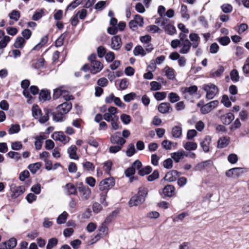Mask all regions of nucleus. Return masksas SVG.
Wrapping results in <instances>:
<instances>
[{"mask_svg":"<svg viewBox=\"0 0 249 249\" xmlns=\"http://www.w3.org/2000/svg\"><path fill=\"white\" fill-rule=\"evenodd\" d=\"M148 194V189L144 187H141L139 189L137 195L133 196L129 201L130 207L136 206L142 204L145 200Z\"/></svg>","mask_w":249,"mask_h":249,"instance_id":"1","label":"nucleus"},{"mask_svg":"<svg viewBox=\"0 0 249 249\" xmlns=\"http://www.w3.org/2000/svg\"><path fill=\"white\" fill-rule=\"evenodd\" d=\"M90 62V72L93 74L100 72L103 68V65L99 61L96 60V55L92 53L88 57Z\"/></svg>","mask_w":249,"mask_h":249,"instance_id":"2","label":"nucleus"},{"mask_svg":"<svg viewBox=\"0 0 249 249\" xmlns=\"http://www.w3.org/2000/svg\"><path fill=\"white\" fill-rule=\"evenodd\" d=\"M203 89L206 92V98L208 100L213 98L218 92L217 86L214 84L204 85Z\"/></svg>","mask_w":249,"mask_h":249,"instance_id":"3","label":"nucleus"},{"mask_svg":"<svg viewBox=\"0 0 249 249\" xmlns=\"http://www.w3.org/2000/svg\"><path fill=\"white\" fill-rule=\"evenodd\" d=\"M115 182V180L113 177L103 179L99 184V190L107 193L108 190L114 186Z\"/></svg>","mask_w":249,"mask_h":249,"instance_id":"4","label":"nucleus"},{"mask_svg":"<svg viewBox=\"0 0 249 249\" xmlns=\"http://www.w3.org/2000/svg\"><path fill=\"white\" fill-rule=\"evenodd\" d=\"M77 189L83 200H87L90 198L91 192L89 187L84 186L82 182H80L77 185Z\"/></svg>","mask_w":249,"mask_h":249,"instance_id":"5","label":"nucleus"},{"mask_svg":"<svg viewBox=\"0 0 249 249\" xmlns=\"http://www.w3.org/2000/svg\"><path fill=\"white\" fill-rule=\"evenodd\" d=\"M219 104L218 100L212 101L201 107L200 111L202 114H206L216 107Z\"/></svg>","mask_w":249,"mask_h":249,"instance_id":"6","label":"nucleus"},{"mask_svg":"<svg viewBox=\"0 0 249 249\" xmlns=\"http://www.w3.org/2000/svg\"><path fill=\"white\" fill-rule=\"evenodd\" d=\"M52 138L54 140L59 141L64 144L68 142L70 140V137L65 136L62 131L54 132L52 135Z\"/></svg>","mask_w":249,"mask_h":249,"instance_id":"7","label":"nucleus"},{"mask_svg":"<svg viewBox=\"0 0 249 249\" xmlns=\"http://www.w3.org/2000/svg\"><path fill=\"white\" fill-rule=\"evenodd\" d=\"M110 140L111 143L120 144L121 145H123L126 142V141L120 136V133L118 132L112 135Z\"/></svg>","mask_w":249,"mask_h":249,"instance_id":"8","label":"nucleus"},{"mask_svg":"<svg viewBox=\"0 0 249 249\" xmlns=\"http://www.w3.org/2000/svg\"><path fill=\"white\" fill-rule=\"evenodd\" d=\"M158 111L162 114L169 113L172 111L173 108L168 102L160 103L158 107Z\"/></svg>","mask_w":249,"mask_h":249,"instance_id":"9","label":"nucleus"},{"mask_svg":"<svg viewBox=\"0 0 249 249\" xmlns=\"http://www.w3.org/2000/svg\"><path fill=\"white\" fill-rule=\"evenodd\" d=\"M181 173L177 170H171L166 174L164 179L169 182H173L176 180L178 177H179Z\"/></svg>","mask_w":249,"mask_h":249,"instance_id":"10","label":"nucleus"},{"mask_svg":"<svg viewBox=\"0 0 249 249\" xmlns=\"http://www.w3.org/2000/svg\"><path fill=\"white\" fill-rule=\"evenodd\" d=\"M72 108V104L70 102H66L59 105L56 107L57 111H60L64 115L68 113Z\"/></svg>","mask_w":249,"mask_h":249,"instance_id":"11","label":"nucleus"},{"mask_svg":"<svg viewBox=\"0 0 249 249\" xmlns=\"http://www.w3.org/2000/svg\"><path fill=\"white\" fill-rule=\"evenodd\" d=\"M122 46L121 38L119 36H115L111 38V48L114 50H119Z\"/></svg>","mask_w":249,"mask_h":249,"instance_id":"12","label":"nucleus"},{"mask_svg":"<svg viewBox=\"0 0 249 249\" xmlns=\"http://www.w3.org/2000/svg\"><path fill=\"white\" fill-rule=\"evenodd\" d=\"M180 46L181 48L179 50V53L181 54H186L189 52L192 45L188 39H186L184 42L181 43Z\"/></svg>","mask_w":249,"mask_h":249,"instance_id":"13","label":"nucleus"},{"mask_svg":"<svg viewBox=\"0 0 249 249\" xmlns=\"http://www.w3.org/2000/svg\"><path fill=\"white\" fill-rule=\"evenodd\" d=\"M189 38L190 39V41L192 42V47L194 49L197 48L200 41V38L198 35L196 33H191L189 35Z\"/></svg>","mask_w":249,"mask_h":249,"instance_id":"14","label":"nucleus"},{"mask_svg":"<svg viewBox=\"0 0 249 249\" xmlns=\"http://www.w3.org/2000/svg\"><path fill=\"white\" fill-rule=\"evenodd\" d=\"M185 154V152L184 150H180L177 152L172 153L171 154V157L174 160L175 162L178 163L181 159L184 158Z\"/></svg>","mask_w":249,"mask_h":249,"instance_id":"15","label":"nucleus"},{"mask_svg":"<svg viewBox=\"0 0 249 249\" xmlns=\"http://www.w3.org/2000/svg\"><path fill=\"white\" fill-rule=\"evenodd\" d=\"M163 194L166 196L172 197L175 193V188L172 185H166L163 189Z\"/></svg>","mask_w":249,"mask_h":249,"instance_id":"16","label":"nucleus"},{"mask_svg":"<svg viewBox=\"0 0 249 249\" xmlns=\"http://www.w3.org/2000/svg\"><path fill=\"white\" fill-rule=\"evenodd\" d=\"M172 135L176 138H180L182 136L181 124L179 123V125L174 126L172 129Z\"/></svg>","mask_w":249,"mask_h":249,"instance_id":"17","label":"nucleus"},{"mask_svg":"<svg viewBox=\"0 0 249 249\" xmlns=\"http://www.w3.org/2000/svg\"><path fill=\"white\" fill-rule=\"evenodd\" d=\"M12 192V197L17 198L22 195L25 191V188L23 186H19L18 187L11 188Z\"/></svg>","mask_w":249,"mask_h":249,"instance_id":"18","label":"nucleus"},{"mask_svg":"<svg viewBox=\"0 0 249 249\" xmlns=\"http://www.w3.org/2000/svg\"><path fill=\"white\" fill-rule=\"evenodd\" d=\"M221 120L224 124H230L233 120V114L231 112L226 113L221 117Z\"/></svg>","mask_w":249,"mask_h":249,"instance_id":"19","label":"nucleus"},{"mask_svg":"<svg viewBox=\"0 0 249 249\" xmlns=\"http://www.w3.org/2000/svg\"><path fill=\"white\" fill-rule=\"evenodd\" d=\"M211 142V138L209 136H207L203 141L200 142V145L205 152L209 151V145Z\"/></svg>","mask_w":249,"mask_h":249,"instance_id":"20","label":"nucleus"},{"mask_svg":"<svg viewBox=\"0 0 249 249\" xmlns=\"http://www.w3.org/2000/svg\"><path fill=\"white\" fill-rule=\"evenodd\" d=\"M224 71V68L222 66H219L218 69L212 70L210 73V77L212 78H215L220 77Z\"/></svg>","mask_w":249,"mask_h":249,"instance_id":"21","label":"nucleus"},{"mask_svg":"<svg viewBox=\"0 0 249 249\" xmlns=\"http://www.w3.org/2000/svg\"><path fill=\"white\" fill-rule=\"evenodd\" d=\"M213 162L211 160H207L201 162L197 164L194 167L195 171H201L206 167L212 164Z\"/></svg>","mask_w":249,"mask_h":249,"instance_id":"22","label":"nucleus"},{"mask_svg":"<svg viewBox=\"0 0 249 249\" xmlns=\"http://www.w3.org/2000/svg\"><path fill=\"white\" fill-rule=\"evenodd\" d=\"M161 144L163 149L170 150L172 149V146L174 147L176 146L177 143H174L169 140H164L162 142Z\"/></svg>","mask_w":249,"mask_h":249,"instance_id":"23","label":"nucleus"},{"mask_svg":"<svg viewBox=\"0 0 249 249\" xmlns=\"http://www.w3.org/2000/svg\"><path fill=\"white\" fill-rule=\"evenodd\" d=\"M133 54L135 56L141 55L144 56L146 55V51L141 45L136 46L133 50Z\"/></svg>","mask_w":249,"mask_h":249,"instance_id":"24","label":"nucleus"},{"mask_svg":"<svg viewBox=\"0 0 249 249\" xmlns=\"http://www.w3.org/2000/svg\"><path fill=\"white\" fill-rule=\"evenodd\" d=\"M77 147L75 145H71L68 149V153L71 159L74 160L78 159L79 157L76 154Z\"/></svg>","mask_w":249,"mask_h":249,"instance_id":"25","label":"nucleus"},{"mask_svg":"<svg viewBox=\"0 0 249 249\" xmlns=\"http://www.w3.org/2000/svg\"><path fill=\"white\" fill-rule=\"evenodd\" d=\"M51 98L50 93L47 90H41L39 95V99L41 101H46Z\"/></svg>","mask_w":249,"mask_h":249,"instance_id":"26","label":"nucleus"},{"mask_svg":"<svg viewBox=\"0 0 249 249\" xmlns=\"http://www.w3.org/2000/svg\"><path fill=\"white\" fill-rule=\"evenodd\" d=\"M53 115V120L57 122H62L64 120L65 115L60 111H57L56 112H52Z\"/></svg>","mask_w":249,"mask_h":249,"instance_id":"27","label":"nucleus"},{"mask_svg":"<svg viewBox=\"0 0 249 249\" xmlns=\"http://www.w3.org/2000/svg\"><path fill=\"white\" fill-rule=\"evenodd\" d=\"M183 93H188L189 95H193L196 93L197 90L196 86L194 85L189 87H184L182 89Z\"/></svg>","mask_w":249,"mask_h":249,"instance_id":"28","label":"nucleus"},{"mask_svg":"<svg viewBox=\"0 0 249 249\" xmlns=\"http://www.w3.org/2000/svg\"><path fill=\"white\" fill-rule=\"evenodd\" d=\"M45 139V137L42 135H39L36 137L35 145L36 150H39L41 148L43 140Z\"/></svg>","mask_w":249,"mask_h":249,"instance_id":"29","label":"nucleus"},{"mask_svg":"<svg viewBox=\"0 0 249 249\" xmlns=\"http://www.w3.org/2000/svg\"><path fill=\"white\" fill-rule=\"evenodd\" d=\"M41 165L42 164L41 162H37L35 163L29 164L28 168L30 170L32 173L35 174L40 168Z\"/></svg>","mask_w":249,"mask_h":249,"instance_id":"30","label":"nucleus"},{"mask_svg":"<svg viewBox=\"0 0 249 249\" xmlns=\"http://www.w3.org/2000/svg\"><path fill=\"white\" fill-rule=\"evenodd\" d=\"M26 41L22 37L18 36L16 39L14 46L16 48H23Z\"/></svg>","mask_w":249,"mask_h":249,"instance_id":"31","label":"nucleus"},{"mask_svg":"<svg viewBox=\"0 0 249 249\" xmlns=\"http://www.w3.org/2000/svg\"><path fill=\"white\" fill-rule=\"evenodd\" d=\"M165 72V75L170 80H173L175 78L174 70L173 69L170 68L168 66H166L164 69Z\"/></svg>","mask_w":249,"mask_h":249,"instance_id":"32","label":"nucleus"},{"mask_svg":"<svg viewBox=\"0 0 249 249\" xmlns=\"http://www.w3.org/2000/svg\"><path fill=\"white\" fill-rule=\"evenodd\" d=\"M45 114L39 118V121L41 124L46 123L49 119V114L52 113L50 109H45L44 110Z\"/></svg>","mask_w":249,"mask_h":249,"instance_id":"33","label":"nucleus"},{"mask_svg":"<svg viewBox=\"0 0 249 249\" xmlns=\"http://www.w3.org/2000/svg\"><path fill=\"white\" fill-rule=\"evenodd\" d=\"M48 41V36H43L39 43L36 44L33 49V50H38L44 46Z\"/></svg>","mask_w":249,"mask_h":249,"instance_id":"34","label":"nucleus"},{"mask_svg":"<svg viewBox=\"0 0 249 249\" xmlns=\"http://www.w3.org/2000/svg\"><path fill=\"white\" fill-rule=\"evenodd\" d=\"M229 144V140L226 137L220 138L217 142V147L222 148L226 147Z\"/></svg>","mask_w":249,"mask_h":249,"instance_id":"35","label":"nucleus"},{"mask_svg":"<svg viewBox=\"0 0 249 249\" xmlns=\"http://www.w3.org/2000/svg\"><path fill=\"white\" fill-rule=\"evenodd\" d=\"M67 190V194L68 195H76L77 190L74 185L71 183H68L65 186Z\"/></svg>","mask_w":249,"mask_h":249,"instance_id":"36","label":"nucleus"},{"mask_svg":"<svg viewBox=\"0 0 249 249\" xmlns=\"http://www.w3.org/2000/svg\"><path fill=\"white\" fill-rule=\"evenodd\" d=\"M163 28L164 29L165 32L170 35H173L176 33L175 27L172 24H168L164 27Z\"/></svg>","mask_w":249,"mask_h":249,"instance_id":"37","label":"nucleus"},{"mask_svg":"<svg viewBox=\"0 0 249 249\" xmlns=\"http://www.w3.org/2000/svg\"><path fill=\"white\" fill-rule=\"evenodd\" d=\"M68 33L64 32L56 39L55 41V46L57 47H61L63 45L64 43V40L66 37L67 36Z\"/></svg>","mask_w":249,"mask_h":249,"instance_id":"38","label":"nucleus"},{"mask_svg":"<svg viewBox=\"0 0 249 249\" xmlns=\"http://www.w3.org/2000/svg\"><path fill=\"white\" fill-rule=\"evenodd\" d=\"M184 148L186 150H195L197 148V145L196 143L192 142H186L184 145Z\"/></svg>","mask_w":249,"mask_h":249,"instance_id":"39","label":"nucleus"},{"mask_svg":"<svg viewBox=\"0 0 249 249\" xmlns=\"http://www.w3.org/2000/svg\"><path fill=\"white\" fill-rule=\"evenodd\" d=\"M152 171V168L150 166H146L141 169L138 172V174L141 176H143L150 173Z\"/></svg>","mask_w":249,"mask_h":249,"instance_id":"40","label":"nucleus"},{"mask_svg":"<svg viewBox=\"0 0 249 249\" xmlns=\"http://www.w3.org/2000/svg\"><path fill=\"white\" fill-rule=\"evenodd\" d=\"M32 115L35 119H37L41 114V110L36 105H34L32 107Z\"/></svg>","mask_w":249,"mask_h":249,"instance_id":"41","label":"nucleus"},{"mask_svg":"<svg viewBox=\"0 0 249 249\" xmlns=\"http://www.w3.org/2000/svg\"><path fill=\"white\" fill-rule=\"evenodd\" d=\"M68 214L66 212H63L57 218V223L59 224H64L66 222Z\"/></svg>","mask_w":249,"mask_h":249,"instance_id":"42","label":"nucleus"},{"mask_svg":"<svg viewBox=\"0 0 249 249\" xmlns=\"http://www.w3.org/2000/svg\"><path fill=\"white\" fill-rule=\"evenodd\" d=\"M58 239L56 238H52L49 239L46 246V249H52L56 246L58 243Z\"/></svg>","mask_w":249,"mask_h":249,"instance_id":"43","label":"nucleus"},{"mask_svg":"<svg viewBox=\"0 0 249 249\" xmlns=\"http://www.w3.org/2000/svg\"><path fill=\"white\" fill-rule=\"evenodd\" d=\"M20 16V14L19 11L16 10H13L9 14V18L14 20L16 21H17Z\"/></svg>","mask_w":249,"mask_h":249,"instance_id":"44","label":"nucleus"},{"mask_svg":"<svg viewBox=\"0 0 249 249\" xmlns=\"http://www.w3.org/2000/svg\"><path fill=\"white\" fill-rule=\"evenodd\" d=\"M168 99L171 103H174L178 102L180 100V97L176 93L172 92L168 94Z\"/></svg>","mask_w":249,"mask_h":249,"instance_id":"45","label":"nucleus"},{"mask_svg":"<svg viewBox=\"0 0 249 249\" xmlns=\"http://www.w3.org/2000/svg\"><path fill=\"white\" fill-rule=\"evenodd\" d=\"M5 243L8 249H13L16 246L17 241L16 238H11Z\"/></svg>","mask_w":249,"mask_h":249,"instance_id":"46","label":"nucleus"},{"mask_svg":"<svg viewBox=\"0 0 249 249\" xmlns=\"http://www.w3.org/2000/svg\"><path fill=\"white\" fill-rule=\"evenodd\" d=\"M83 167L84 170L87 171H92L94 170L95 166L92 163L89 161H86L83 163Z\"/></svg>","mask_w":249,"mask_h":249,"instance_id":"47","label":"nucleus"},{"mask_svg":"<svg viewBox=\"0 0 249 249\" xmlns=\"http://www.w3.org/2000/svg\"><path fill=\"white\" fill-rule=\"evenodd\" d=\"M247 172V169L244 168L234 167V176L241 177L243 174Z\"/></svg>","mask_w":249,"mask_h":249,"instance_id":"48","label":"nucleus"},{"mask_svg":"<svg viewBox=\"0 0 249 249\" xmlns=\"http://www.w3.org/2000/svg\"><path fill=\"white\" fill-rule=\"evenodd\" d=\"M44 14V10L41 9L39 11H36L33 16L32 19L34 20L37 21L40 19Z\"/></svg>","mask_w":249,"mask_h":249,"instance_id":"49","label":"nucleus"},{"mask_svg":"<svg viewBox=\"0 0 249 249\" xmlns=\"http://www.w3.org/2000/svg\"><path fill=\"white\" fill-rule=\"evenodd\" d=\"M83 0H75L71 2L67 7V10H71L75 8L79 4H80Z\"/></svg>","mask_w":249,"mask_h":249,"instance_id":"50","label":"nucleus"},{"mask_svg":"<svg viewBox=\"0 0 249 249\" xmlns=\"http://www.w3.org/2000/svg\"><path fill=\"white\" fill-rule=\"evenodd\" d=\"M136 152L135 149L134 145L133 143H130L128 145V149L126 151V154L128 157L132 156Z\"/></svg>","mask_w":249,"mask_h":249,"instance_id":"51","label":"nucleus"},{"mask_svg":"<svg viewBox=\"0 0 249 249\" xmlns=\"http://www.w3.org/2000/svg\"><path fill=\"white\" fill-rule=\"evenodd\" d=\"M67 91L62 90L59 89H57L54 90L53 94V98L54 99H57L60 96H62L64 93H66Z\"/></svg>","mask_w":249,"mask_h":249,"instance_id":"52","label":"nucleus"},{"mask_svg":"<svg viewBox=\"0 0 249 249\" xmlns=\"http://www.w3.org/2000/svg\"><path fill=\"white\" fill-rule=\"evenodd\" d=\"M221 103L227 107H229L231 106V103L229 100L228 96L227 95H223L221 101Z\"/></svg>","mask_w":249,"mask_h":249,"instance_id":"53","label":"nucleus"},{"mask_svg":"<svg viewBox=\"0 0 249 249\" xmlns=\"http://www.w3.org/2000/svg\"><path fill=\"white\" fill-rule=\"evenodd\" d=\"M180 13L183 18L188 19L190 18L189 15L187 13V7L186 5H181Z\"/></svg>","mask_w":249,"mask_h":249,"instance_id":"54","label":"nucleus"},{"mask_svg":"<svg viewBox=\"0 0 249 249\" xmlns=\"http://www.w3.org/2000/svg\"><path fill=\"white\" fill-rule=\"evenodd\" d=\"M10 37L8 36H4L0 40V48H4L6 47L7 43L10 41Z\"/></svg>","mask_w":249,"mask_h":249,"instance_id":"55","label":"nucleus"},{"mask_svg":"<svg viewBox=\"0 0 249 249\" xmlns=\"http://www.w3.org/2000/svg\"><path fill=\"white\" fill-rule=\"evenodd\" d=\"M110 121H111V125L113 129L117 130L119 128V118L118 116L114 117Z\"/></svg>","mask_w":249,"mask_h":249,"instance_id":"56","label":"nucleus"},{"mask_svg":"<svg viewBox=\"0 0 249 249\" xmlns=\"http://www.w3.org/2000/svg\"><path fill=\"white\" fill-rule=\"evenodd\" d=\"M154 97L158 101H161L165 99L166 97V93L165 92H157L155 93Z\"/></svg>","mask_w":249,"mask_h":249,"instance_id":"57","label":"nucleus"},{"mask_svg":"<svg viewBox=\"0 0 249 249\" xmlns=\"http://www.w3.org/2000/svg\"><path fill=\"white\" fill-rule=\"evenodd\" d=\"M151 89L152 91L158 90L161 89V85L156 81H152L150 83Z\"/></svg>","mask_w":249,"mask_h":249,"instance_id":"58","label":"nucleus"},{"mask_svg":"<svg viewBox=\"0 0 249 249\" xmlns=\"http://www.w3.org/2000/svg\"><path fill=\"white\" fill-rule=\"evenodd\" d=\"M112 165V163L110 160H108L104 163L103 168L107 174H109Z\"/></svg>","mask_w":249,"mask_h":249,"instance_id":"59","label":"nucleus"},{"mask_svg":"<svg viewBox=\"0 0 249 249\" xmlns=\"http://www.w3.org/2000/svg\"><path fill=\"white\" fill-rule=\"evenodd\" d=\"M7 155L10 158L15 159L17 160L21 159V156L20 153L17 152L10 151L7 153Z\"/></svg>","mask_w":249,"mask_h":249,"instance_id":"60","label":"nucleus"},{"mask_svg":"<svg viewBox=\"0 0 249 249\" xmlns=\"http://www.w3.org/2000/svg\"><path fill=\"white\" fill-rule=\"evenodd\" d=\"M108 83L107 79L104 77L99 78L97 81V85L100 87H105L107 86Z\"/></svg>","mask_w":249,"mask_h":249,"instance_id":"61","label":"nucleus"},{"mask_svg":"<svg viewBox=\"0 0 249 249\" xmlns=\"http://www.w3.org/2000/svg\"><path fill=\"white\" fill-rule=\"evenodd\" d=\"M217 41L220 44L223 46L228 45L230 42V39L228 36H225L219 37L217 39Z\"/></svg>","mask_w":249,"mask_h":249,"instance_id":"62","label":"nucleus"},{"mask_svg":"<svg viewBox=\"0 0 249 249\" xmlns=\"http://www.w3.org/2000/svg\"><path fill=\"white\" fill-rule=\"evenodd\" d=\"M134 21L136 22L139 26L142 27L143 25V19L142 17L139 15H136L134 18Z\"/></svg>","mask_w":249,"mask_h":249,"instance_id":"63","label":"nucleus"},{"mask_svg":"<svg viewBox=\"0 0 249 249\" xmlns=\"http://www.w3.org/2000/svg\"><path fill=\"white\" fill-rule=\"evenodd\" d=\"M136 97V94L134 92H131L124 96V100L126 102H129L134 99Z\"/></svg>","mask_w":249,"mask_h":249,"instance_id":"64","label":"nucleus"}]
</instances>
